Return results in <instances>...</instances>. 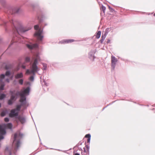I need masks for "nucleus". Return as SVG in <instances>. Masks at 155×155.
I'll use <instances>...</instances> for the list:
<instances>
[{"label":"nucleus","instance_id":"bb28decb","mask_svg":"<svg viewBox=\"0 0 155 155\" xmlns=\"http://www.w3.org/2000/svg\"><path fill=\"white\" fill-rule=\"evenodd\" d=\"M30 59L29 57H27L25 58V61L27 62H29L30 61Z\"/></svg>","mask_w":155,"mask_h":155},{"label":"nucleus","instance_id":"e433bc0d","mask_svg":"<svg viewBox=\"0 0 155 155\" xmlns=\"http://www.w3.org/2000/svg\"><path fill=\"white\" fill-rule=\"evenodd\" d=\"M110 42V40L108 39L107 40V43L108 44V43H109Z\"/></svg>","mask_w":155,"mask_h":155},{"label":"nucleus","instance_id":"6ab92c4d","mask_svg":"<svg viewBox=\"0 0 155 155\" xmlns=\"http://www.w3.org/2000/svg\"><path fill=\"white\" fill-rule=\"evenodd\" d=\"M101 31H99L97 32L96 36V38L97 39L99 38L101 36Z\"/></svg>","mask_w":155,"mask_h":155},{"label":"nucleus","instance_id":"7c9ffc66","mask_svg":"<svg viewBox=\"0 0 155 155\" xmlns=\"http://www.w3.org/2000/svg\"><path fill=\"white\" fill-rule=\"evenodd\" d=\"M5 77V75L4 74H2L0 75V78L2 79H4Z\"/></svg>","mask_w":155,"mask_h":155},{"label":"nucleus","instance_id":"2eb2a0df","mask_svg":"<svg viewBox=\"0 0 155 155\" xmlns=\"http://www.w3.org/2000/svg\"><path fill=\"white\" fill-rule=\"evenodd\" d=\"M23 77V74L21 72L19 73H18L15 76V78L16 79L21 78Z\"/></svg>","mask_w":155,"mask_h":155},{"label":"nucleus","instance_id":"473e14b6","mask_svg":"<svg viewBox=\"0 0 155 155\" xmlns=\"http://www.w3.org/2000/svg\"><path fill=\"white\" fill-rule=\"evenodd\" d=\"M86 147L87 148V151H89V148H90V146H89V145H86Z\"/></svg>","mask_w":155,"mask_h":155},{"label":"nucleus","instance_id":"c03bdc74","mask_svg":"<svg viewBox=\"0 0 155 155\" xmlns=\"http://www.w3.org/2000/svg\"><path fill=\"white\" fill-rule=\"evenodd\" d=\"M154 16H155V13L154 14Z\"/></svg>","mask_w":155,"mask_h":155},{"label":"nucleus","instance_id":"58836bf2","mask_svg":"<svg viewBox=\"0 0 155 155\" xmlns=\"http://www.w3.org/2000/svg\"><path fill=\"white\" fill-rule=\"evenodd\" d=\"M109 8L110 10H113V9L111 8L110 6H109Z\"/></svg>","mask_w":155,"mask_h":155},{"label":"nucleus","instance_id":"cd10ccee","mask_svg":"<svg viewBox=\"0 0 155 155\" xmlns=\"http://www.w3.org/2000/svg\"><path fill=\"white\" fill-rule=\"evenodd\" d=\"M23 81L22 79H20L19 80V83L21 85H22L23 84Z\"/></svg>","mask_w":155,"mask_h":155},{"label":"nucleus","instance_id":"37998d69","mask_svg":"<svg viewBox=\"0 0 155 155\" xmlns=\"http://www.w3.org/2000/svg\"><path fill=\"white\" fill-rule=\"evenodd\" d=\"M1 104L0 103V107H1Z\"/></svg>","mask_w":155,"mask_h":155},{"label":"nucleus","instance_id":"a19ab883","mask_svg":"<svg viewBox=\"0 0 155 155\" xmlns=\"http://www.w3.org/2000/svg\"><path fill=\"white\" fill-rule=\"evenodd\" d=\"M84 152H86V150H85V148H84Z\"/></svg>","mask_w":155,"mask_h":155},{"label":"nucleus","instance_id":"9b49d317","mask_svg":"<svg viewBox=\"0 0 155 155\" xmlns=\"http://www.w3.org/2000/svg\"><path fill=\"white\" fill-rule=\"evenodd\" d=\"M96 50H92L89 53V57L91 59H92V61H94L95 57L94 56V54L96 52Z\"/></svg>","mask_w":155,"mask_h":155},{"label":"nucleus","instance_id":"4468645a","mask_svg":"<svg viewBox=\"0 0 155 155\" xmlns=\"http://www.w3.org/2000/svg\"><path fill=\"white\" fill-rule=\"evenodd\" d=\"M74 41V39H66L60 42L62 43H68L72 42Z\"/></svg>","mask_w":155,"mask_h":155},{"label":"nucleus","instance_id":"2f4dec72","mask_svg":"<svg viewBox=\"0 0 155 155\" xmlns=\"http://www.w3.org/2000/svg\"><path fill=\"white\" fill-rule=\"evenodd\" d=\"M5 121L6 122H8L9 121V119L8 118L6 117L4 119Z\"/></svg>","mask_w":155,"mask_h":155},{"label":"nucleus","instance_id":"72a5a7b5","mask_svg":"<svg viewBox=\"0 0 155 155\" xmlns=\"http://www.w3.org/2000/svg\"><path fill=\"white\" fill-rule=\"evenodd\" d=\"M90 140H91V138H88L87 140V142L88 143H90Z\"/></svg>","mask_w":155,"mask_h":155},{"label":"nucleus","instance_id":"c756f323","mask_svg":"<svg viewBox=\"0 0 155 155\" xmlns=\"http://www.w3.org/2000/svg\"><path fill=\"white\" fill-rule=\"evenodd\" d=\"M85 137H87L88 138H91V135L90 134H87L85 135Z\"/></svg>","mask_w":155,"mask_h":155},{"label":"nucleus","instance_id":"f8f14e48","mask_svg":"<svg viewBox=\"0 0 155 155\" xmlns=\"http://www.w3.org/2000/svg\"><path fill=\"white\" fill-rule=\"evenodd\" d=\"M20 121L22 124H24L26 121V118L25 117L22 116H19L16 117Z\"/></svg>","mask_w":155,"mask_h":155},{"label":"nucleus","instance_id":"aec40b11","mask_svg":"<svg viewBox=\"0 0 155 155\" xmlns=\"http://www.w3.org/2000/svg\"><path fill=\"white\" fill-rule=\"evenodd\" d=\"M6 97V95L4 94H2L0 96V100H2Z\"/></svg>","mask_w":155,"mask_h":155},{"label":"nucleus","instance_id":"dca6fc26","mask_svg":"<svg viewBox=\"0 0 155 155\" xmlns=\"http://www.w3.org/2000/svg\"><path fill=\"white\" fill-rule=\"evenodd\" d=\"M106 34L102 35L101 37V39L100 40V42L101 44H102L104 41L106 37Z\"/></svg>","mask_w":155,"mask_h":155},{"label":"nucleus","instance_id":"7ed1b4c3","mask_svg":"<svg viewBox=\"0 0 155 155\" xmlns=\"http://www.w3.org/2000/svg\"><path fill=\"white\" fill-rule=\"evenodd\" d=\"M22 134L20 133L18 134L17 133H15L14 134L13 143L15 144L14 150L16 152L17 151L19 147L20 140L22 138Z\"/></svg>","mask_w":155,"mask_h":155},{"label":"nucleus","instance_id":"a211bd4d","mask_svg":"<svg viewBox=\"0 0 155 155\" xmlns=\"http://www.w3.org/2000/svg\"><path fill=\"white\" fill-rule=\"evenodd\" d=\"M5 153H8L9 155H11L12 153L10 150H9L8 148L7 147L5 149Z\"/></svg>","mask_w":155,"mask_h":155},{"label":"nucleus","instance_id":"c9c22d12","mask_svg":"<svg viewBox=\"0 0 155 155\" xmlns=\"http://www.w3.org/2000/svg\"><path fill=\"white\" fill-rule=\"evenodd\" d=\"M22 67L23 69H25L26 68V66L25 65H22Z\"/></svg>","mask_w":155,"mask_h":155},{"label":"nucleus","instance_id":"393cba45","mask_svg":"<svg viewBox=\"0 0 155 155\" xmlns=\"http://www.w3.org/2000/svg\"><path fill=\"white\" fill-rule=\"evenodd\" d=\"M42 64L43 66V69L44 70H46L47 67V64L44 63H43Z\"/></svg>","mask_w":155,"mask_h":155},{"label":"nucleus","instance_id":"5701e85b","mask_svg":"<svg viewBox=\"0 0 155 155\" xmlns=\"http://www.w3.org/2000/svg\"><path fill=\"white\" fill-rule=\"evenodd\" d=\"M5 86V85L3 84H2L0 86V90L2 91L4 89V87Z\"/></svg>","mask_w":155,"mask_h":155},{"label":"nucleus","instance_id":"20e7f679","mask_svg":"<svg viewBox=\"0 0 155 155\" xmlns=\"http://www.w3.org/2000/svg\"><path fill=\"white\" fill-rule=\"evenodd\" d=\"M30 91V88L29 87H27L23 91L21 92L17 91L16 93H15V95L16 96H20V100H21V98L23 99V101H26V95H29Z\"/></svg>","mask_w":155,"mask_h":155},{"label":"nucleus","instance_id":"f3484780","mask_svg":"<svg viewBox=\"0 0 155 155\" xmlns=\"http://www.w3.org/2000/svg\"><path fill=\"white\" fill-rule=\"evenodd\" d=\"M112 28L111 27L110 28H108L106 29L105 33L104 34H106V35L108 34V33L112 30Z\"/></svg>","mask_w":155,"mask_h":155},{"label":"nucleus","instance_id":"4be33fe9","mask_svg":"<svg viewBox=\"0 0 155 155\" xmlns=\"http://www.w3.org/2000/svg\"><path fill=\"white\" fill-rule=\"evenodd\" d=\"M13 100L9 99L8 101V104L9 105H12L13 104Z\"/></svg>","mask_w":155,"mask_h":155},{"label":"nucleus","instance_id":"49530a36","mask_svg":"<svg viewBox=\"0 0 155 155\" xmlns=\"http://www.w3.org/2000/svg\"><path fill=\"white\" fill-rule=\"evenodd\" d=\"M102 13H101V15H102Z\"/></svg>","mask_w":155,"mask_h":155},{"label":"nucleus","instance_id":"9d476101","mask_svg":"<svg viewBox=\"0 0 155 155\" xmlns=\"http://www.w3.org/2000/svg\"><path fill=\"white\" fill-rule=\"evenodd\" d=\"M26 45L27 48L30 49L37 48L38 47V45L37 44H33L31 43L29 44H27Z\"/></svg>","mask_w":155,"mask_h":155},{"label":"nucleus","instance_id":"423d86ee","mask_svg":"<svg viewBox=\"0 0 155 155\" xmlns=\"http://www.w3.org/2000/svg\"><path fill=\"white\" fill-rule=\"evenodd\" d=\"M117 59L114 56L112 55L111 56V70H114L117 63Z\"/></svg>","mask_w":155,"mask_h":155},{"label":"nucleus","instance_id":"412c9836","mask_svg":"<svg viewBox=\"0 0 155 155\" xmlns=\"http://www.w3.org/2000/svg\"><path fill=\"white\" fill-rule=\"evenodd\" d=\"M106 8V7L102 5L101 8V10L103 12V13L104 14L105 12Z\"/></svg>","mask_w":155,"mask_h":155},{"label":"nucleus","instance_id":"6e6552de","mask_svg":"<svg viewBox=\"0 0 155 155\" xmlns=\"http://www.w3.org/2000/svg\"><path fill=\"white\" fill-rule=\"evenodd\" d=\"M18 112L16 111L14 109H12L11 111V112L10 113L9 115L10 117H16V118L18 117Z\"/></svg>","mask_w":155,"mask_h":155},{"label":"nucleus","instance_id":"ddd939ff","mask_svg":"<svg viewBox=\"0 0 155 155\" xmlns=\"http://www.w3.org/2000/svg\"><path fill=\"white\" fill-rule=\"evenodd\" d=\"M15 90H14L13 91H10V93L11 95V97L10 99L11 100H12L13 101H15V99L16 98V97L15 95Z\"/></svg>","mask_w":155,"mask_h":155},{"label":"nucleus","instance_id":"4c0bfd02","mask_svg":"<svg viewBox=\"0 0 155 155\" xmlns=\"http://www.w3.org/2000/svg\"><path fill=\"white\" fill-rule=\"evenodd\" d=\"M20 39H21V38H20ZM21 41H22V42L23 41H21V40H20L19 39H18V41L19 42H21Z\"/></svg>","mask_w":155,"mask_h":155},{"label":"nucleus","instance_id":"f257e3e1","mask_svg":"<svg viewBox=\"0 0 155 155\" xmlns=\"http://www.w3.org/2000/svg\"><path fill=\"white\" fill-rule=\"evenodd\" d=\"M32 60L34 61L31 64V70L27 69L26 71V74H32L34 75L35 73L39 70L37 66L38 61H40V57L38 53H37L35 56L32 58Z\"/></svg>","mask_w":155,"mask_h":155},{"label":"nucleus","instance_id":"ea45409f","mask_svg":"<svg viewBox=\"0 0 155 155\" xmlns=\"http://www.w3.org/2000/svg\"><path fill=\"white\" fill-rule=\"evenodd\" d=\"M75 155H80V154L79 153H75Z\"/></svg>","mask_w":155,"mask_h":155},{"label":"nucleus","instance_id":"a18cd8bd","mask_svg":"<svg viewBox=\"0 0 155 155\" xmlns=\"http://www.w3.org/2000/svg\"><path fill=\"white\" fill-rule=\"evenodd\" d=\"M104 108H104L102 110H103L104 109Z\"/></svg>","mask_w":155,"mask_h":155},{"label":"nucleus","instance_id":"0eeeda50","mask_svg":"<svg viewBox=\"0 0 155 155\" xmlns=\"http://www.w3.org/2000/svg\"><path fill=\"white\" fill-rule=\"evenodd\" d=\"M23 99L21 98V100H19V101L21 103V104L19 105H18L16 106V107L14 109L16 111L18 112L20 110L21 108V106H23L25 107V106L27 104L26 101H23Z\"/></svg>","mask_w":155,"mask_h":155},{"label":"nucleus","instance_id":"79ce46f5","mask_svg":"<svg viewBox=\"0 0 155 155\" xmlns=\"http://www.w3.org/2000/svg\"><path fill=\"white\" fill-rule=\"evenodd\" d=\"M8 23V22H7H7H5V24H7Z\"/></svg>","mask_w":155,"mask_h":155},{"label":"nucleus","instance_id":"b1692460","mask_svg":"<svg viewBox=\"0 0 155 155\" xmlns=\"http://www.w3.org/2000/svg\"><path fill=\"white\" fill-rule=\"evenodd\" d=\"M6 114V112L5 111H2L1 113V116L2 117H4L5 115Z\"/></svg>","mask_w":155,"mask_h":155},{"label":"nucleus","instance_id":"1a4fd4ad","mask_svg":"<svg viewBox=\"0 0 155 155\" xmlns=\"http://www.w3.org/2000/svg\"><path fill=\"white\" fill-rule=\"evenodd\" d=\"M19 9L18 8H11L9 10L8 13L13 14L15 13H18L19 11Z\"/></svg>","mask_w":155,"mask_h":155},{"label":"nucleus","instance_id":"c85d7f7f","mask_svg":"<svg viewBox=\"0 0 155 155\" xmlns=\"http://www.w3.org/2000/svg\"><path fill=\"white\" fill-rule=\"evenodd\" d=\"M29 80L31 81H33L34 80V77L33 76H31L29 78Z\"/></svg>","mask_w":155,"mask_h":155},{"label":"nucleus","instance_id":"39448f33","mask_svg":"<svg viewBox=\"0 0 155 155\" xmlns=\"http://www.w3.org/2000/svg\"><path fill=\"white\" fill-rule=\"evenodd\" d=\"M39 26L38 25H36L34 26V28L35 30H38L35 33L34 35L35 37H36L38 40L39 41H41L43 38V36L42 35V30H41V29H39Z\"/></svg>","mask_w":155,"mask_h":155},{"label":"nucleus","instance_id":"f704fd0d","mask_svg":"<svg viewBox=\"0 0 155 155\" xmlns=\"http://www.w3.org/2000/svg\"><path fill=\"white\" fill-rule=\"evenodd\" d=\"M6 81L8 83L9 82V80L8 78H7L6 79Z\"/></svg>","mask_w":155,"mask_h":155},{"label":"nucleus","instance_id":"a878e982","mask_svg":"<svg viewBox=\"0 0 155 155\" xmlns=\"http://www.w3.org/2000/svg\"><path fill=\"white\" fill-rule=\"evenodd\" d=\"M10 74L11 73L9 71H7L5 73V75L8 76L10 75Z\"/></svg>","mask_w":155,"mask_h":155},{"label":"nucleus","instance_id":"f03ea898","mask_svg":"<svg viewBox=\"0 0 155 155\" xmlns=\"http://www.w3.org/2000/svg\"><path fill=\"white\" fill-rule=\"evenodd\" d=\"M9 23L13 25L17 33L19 35L21 33H25L31 28V26L28 27H23L20 23L16 20H9L8 23Z\"/></svg>","mask_w":155,"mask_h":155}]
</instances>
